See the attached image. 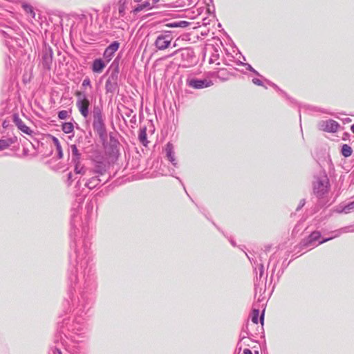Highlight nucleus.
Returning a JSON list of instances; mask_svg holds the SVG:
<instances>
[{
  "label": "nucleus",
  "instance_id": "nucleus-1",
  "mask_svg": "<svg viewBox=\"0 0 354 354\" xmlns=\"http://www.w3.org/2000/svg\"><path fill=\"white\" fill-rule=\"evenodd\" d=\"M89 243L80 238L75 241V262L77 272L84 277V271L90 260L88 257Z\"/></svg>",
  "mask_w": 354,
  "mask_h": 354
},
{
  "label": "nucleus",
  "instance_id": "nucleus-2",
  "mask_svg": "<svg viewBox=\"0 0 354 354\" xmlns=\"http://www.w3.org/2000/svg\"><path fill=\"white\" fill-rule=\"evenodd\" d=\"M313 193L318 198H324L329 193L330 185L325 173H320L315 176L313 181Z\"/></svg>",
  "mask_w": 354,
  "mask_h": 354
},
{
  "label": "nucleus",
  "instance_id": "nucleus-3",
  "mask_svg": "<svg viewBox=\"0 0 354 354\" xmlns=\"http://www.w3.org/2000/svg\"><path fill=\"white\" fill-rule=\"evenodd\" d=\"M75 95L77 98L76 102L77 107L82 115L86 118L89 115L90 101L87 98L86 95L83 92L77 91Z\"/></svg>",
  "mask_w": 354,
  "mask_h": 354
},
{
  "label": "nucleus",
  "instance_id": "nucleus-4",
  "mask_svg": "<svg viewBox=\"0 0 354 354\" xmlns=\"http://www.w3.org/2000/svg\"><path fill=\"white\" fill-rule=\"evenodd\" d=\"M94 129L102 135L105 132V125L102 118V111L98 106H95L93 111Z\"/></svg>",
  "mask_w": 354,
  "mask_h": 354
},
{
  "label": "nucleus",
  "instance_id": "nucleus-5",
  "mask_svg": "<svg viewBox=\"0 0 354 354\" xmlns=\"http://www.w3.org/2000/svg\"><path fill=\"white\" fill-rule=\"evenodd\" d=\"M339 233H337L335 235L331 237L324 239L323 240L320 241L317 244L316 243V241L319 240V239L321 236V233L317 231H315L312 232L310 236L308 237V239L303 242V245L308 248V247H315L319 244L324 243L325 242H327L331 239H333L335 237L338 236Z\"/></svg>",
  "mask_w": 354,
  "mask_h": 354
},
{
  "label": "nucleus",
  "instance_id": "nucleus-6",
  "mask_svg": "<svg viewBox=\"0 0 354 354\" xmlns=\"http://www.w3.org/2000/svg\"><path fill=\"white\" fill-rule=\"evenodd\" d=\"M187 83L189 86L196 88L201 89L207 88L213 85V82L209 80H198L195 78L188 79Z\"/></svg>",
  "mask_w": 354,
  "mask_h": 354
},
{
  "label": "nucleus",
  "instance_id": "nucleus-7",
  "mask_svg": "<svg viewBox=\"0 0 354 354\" xmlns=\"http://www.w3.org/2000/svg\"><path fill=\"white\" fill-rule=\"evenodd\" d=\"M339 127L338 122L333 120H322L319 123V129L326 132H336Z\"/></svg>",
  "mask_w": 354,
  "mask_h": 354
},
{
  "label": "nucleus",
  "instance_id": "nucleus-8",
  "mask_svg": "<svg viewBox=\"0 0 354 354\" xmlns=\"http://www.w3.org/2000/svg\"><path fill=\"white\" fill-rule=\"evenodd\" d=\"M181 58L185 62V65L191 66L196 63V59L194 55V52L192 48H184L180 50Z\"/></svg>",
  "mask_w": 354,
  "mask_h": 354
},
{
  "label": "nucleus",
  "instance_id": "nucleus-9",
  "mask_svg": "<svg viewBox=\"0 0 354 354\" xmlns=\"http://www.w3.org/2000/svg\"><path fill=\"white\" fill-rule=\"evenodd\" d=\"M171 39H172L170 35L161 34L157 37L154 44L158 50H162L169 47Z\"/></svg>",
  "mask_w": 354,
  "mask_h": 354
},
{
  "label": "nucleus",
  "instance_id": "nucleus-10",
  "mask_svg": "<svg viewBox=\"0 0 354 354\" xmlns=\"http://www.w3.org/2000/svg\"><path fill=\"white\" fill-rule=\"evenodd\" d=\"M53 53L50 47H45L43 50L42 64L43 66L49 70L53 62Z\"/></svg>",
  "mask_w": 354,
  "mask_h": 354
},
{
  "label": "nucleus",
  "instance_id": "nucleus-11",
  "mask_svg": "<svg viewBox=\"0 0 354 354\" xmlns=\"http://www.w3.org/2000/svg\"><path fill=\"white\" fill-rule=\"evenodd\" d=\"M120 46V43L117 41L112 42L104 50V57L106 59L107 62H109L115 53L118 50Z\"/></svg>",
  "mask_w": 354,
  "mask_h": 354
},
{
  "label": "nucleus",
  "instance_id": "nucleus-12",
  "mask_svg": "<svg viewBox=\"0 0 354 354\" xmlns=\"http://www.w3.org/2000/svg\"><path fill=\"white\" fill-rule=\"evenodd\" d=\"M13 122L17 128L27 135H31L32 130L26 126L17 114L13 115Z\"/></svg>",
  "mask_w": 354,
  "mask_h": 354
},
{
  "label": "nucleus",
  "instance_id": "nucleus-13",
  "mask_svg": "<svg viewBox=\"0 0 354 354\" xmlns=\"http://www.w3.org/2000/svg\"><path fill=\"white\" fill-rule=\"evenodd\" d=\"M166 156L174 166H176L177 162L175 158L174 148L171 143L169 142L165 147Z\"/></svg>",
  "mask_w": 354,
  "mask_h": 354
},
{
  "label": "nucleus",
  "instance_id": "nucleus-14",
  "mask_svg": "<svg viewBox=\"0 0 354 354\" xmlns=\"http://www.w3.org/2000/svg\"><path fill=\"white\" fill-rule=\"evenodd\" d=\"M158 1V0H153V3H150L148 1H144L142 3L138 5L134 8L133 12L135 14H137L142 11L144 9H151L155 6V4Z\"/></svg>",
  "mask_w": 354,
  "mask_h": 354
},
{
  "label": "nucleus",
  "instance_id": "nucleus-15",
  "mask_svg": "<svg viewBox=\"0 0 354 354\" xmlns=\"http://www.w3.org/2000/svg\"><path fill=\"white\" fill-rule=\"evenodd\" d=\"M70 154L73 162L78 163L80 161H81L82 155L75 145H72L70 147Z\"/></svg>",
  "mask_w": 354,
  "mask_h": 354
},
{
  "label": "nucleus",
  "instance_id": "nucleus-16",
  "mask_svg": "<svg viewBox=\"0 0 354 354\" xmlns=\"http://www.w3.org/2000/svg\"><path fill=\"white\" fill-rule=\"evenodd\" d=\"M106 64L101 59H96L93 61L92 70L94 73H100L104 68Z\"/></svg>",
  "mask_w": 354,
  "mask_h": 354
},
{
  "label": "nucleus",
  "instance_id": "nucleus-17",
  "mask_svg": "<svg viewBox=\"0 0 354 354\" xmlns=\"http://www.w3.org/2000/svg\"><path fill=\"white\" fill-rule=\"evenodd\" d=\"M130 0H119L118 3V9L120 17H124L126 14V9Z\"/></svg>",
  "mask_w": 354,
  "mask_h": 354
},
{
  "label": "nucleus",
  "instance_id": "nucleus-18",
  "mask_svg": "<svg viewBox=\"0 0 354 354\" xmlns=\"http://www.w3.org/2000/svg\"><path fill=\"white\" fill-rule=\"evenodd\" d=\"M101 180L98 178L97 176H94L91 178L88 181L85 183V186L90 189H92L97 187Z\"/></svg>",
  "mask_w": 354,
  "mask_h": 354
},
{
  "label": "nucleus",
  "instance_id": "nucleus-19",
  "mask_svg": "<svg viewBox=\"0 0 354 354\" xmlns=\"http://www.w3.org/2000/svg\"><path fill=\"white\" fill-rule=\"evenodd\" d=\"M53 142L54 145L55 146L58 158L59 159L62 158H63V151H62V147H61L59 140L55 137H53Z\"/></svg>",
  "mask_w": 354,
  "mask_h": 354
},
{
  "label": "nucleus",
  "instance_id": "nucleus-20",
  "mask_svg": "<svg viewBox=\"0 0 354 354\" xmlns=\"http://www.w3.org/2000/svg\"><path fill=\"white\" fill-rule=\"evenodd\" d=\"M12 143H14V140L12 138L0 140V151L7 149Z\"/></svg>",
  "mask_w": 354,
  "mask_h": 354
},
{
  "label": "nucleus",
  "instance_id": "nucleus-21",
  "mask_svg": "<svg viewBox=\"0 0 354 354\" xmlns=\"http://www.w3.org/2000/svg\"><path fill=\"white\" fill-rule=\"evenodd\" d=\"M138 138H139V140L140 141V142L143 145L147 146V144L148 142L147 140V133H146L145 128L140 129L139 135H138Z\"/></svg>",
  "mask_w": 354,
  "mask_h": 354
},
{
  "label": "nucleus",
  "instance_id": "nucleus-22",
  "mask_svg": "<svg viewBox=\"0 0 354 354\" xmlns=\"http://www.w3.org/2000/svg\"><path fill=\"white\" fill-rule=\"evenodd\" d=\"M105 171H106V167L104 164H102L101 162L97 163L95 166L93 171V172L94 174H97L100 175H102Z\"/></svg>",
  "mask_w": 354,
  "mask_h": 354
},
{
  "label": "nucleus",
  "instance_id": "nucleus-23",
  "mask_svg": "<svg viewBox=\"0 0 354 354\" xmlns=\"http://www.w3.org/2000/svg\"><path fill=\"white\" fill-rule=\"evenodd\" d=\"M352 152H353V149H352V148L349 145H348L346 144H344V145H342V154L344 157L347 158V157L351 156V154H352Z\"/></svg>",
  "mask_w": 354,
  "mask_h": 354
},
{
  "label": "nucleus",
  "instance_id": "nucleus-24",
  "mask_svg": "<svg viewBox=\"0 0 354 354\" xmlns=\"http://www.w3.org/2000/svg\"><path fill=\"white\" fill-rule=\"evenodd\" d=\"M62 129L65 133H71L73 131L74 126L72 122H64Z\"/></svg>",
  "mask_w": 354,
  "mask_h": 354
},
{
  "label": "nucleus",
  "instance_id": "nucleus-25",
  "mask_svg": "<svg viewBox=\"0 0 354 354\" xmlns=\"http://www.w3.org/2000/svg\"><path fill=\"white\" fill-rule=\"evenodd\" d=\"M75 165V172L76 174H85L86 169L85 167L81 165L80 161L77 162H73Z\"/></svg>",
  "mask_w": 354,
  "mask_h": 354
},
{
  "label": "nucleus",
  "instance_id": "nucleus-26",
  "mask_svg": "<svg viewBox=\"0 0 354 354\" xmlns=\"http://www.w3.org/2000/svg\"><path fill=\"white\" fill-rule=\"evenodd\" d=\"M259 310L258 309L254 308L252 310V314H251V320L252 322L257 324L259 322Z\"/></svg>",
  "mask_w": 354,
  "mask_h": 354
},
{
  "label": "nucleus",
  "instance_id": "nucleus-27",
  "mask_svg": "<svg viewBox=\"0 0 354 354\" xmlns=\"http://www.w3.org/2000/svg\"><path fill=\"white\" fill-rule=\"evenodd\" d=\"M105 86L107 92H113L115 88V84L112 82L111 79L109 78L106 82Z\"/></svg>",
  "mask_w": 354,
  "mask_h": 354
},
{
  "label": "nucleus",
  "instance_id": "nucleus-28",
  "mask_svg": "<svg viewBox=\"0 0 354 354\" xmlns=\"http://www.w3.org/2000/svg\"><path fill=\"white\" fill-rule=\"evenodd\" d=\"M218 58H219V54L218 53V50L216 49H214V52L211 55L209 62L210 64L215 63L216 61H218Z\"/></svg>",
  "mask_w": 354,
  "mask_h": 354
},
{
  "label": "nucleus",
  "instance_id": "nucleus-29",
  "mask_svg": "<svg viewBox=\"0 0 354 354\" xmlns=\"http://www.w3.org/2000/svg\"><path fill=\"white\" fill-rule=\"evenodd\" d=\"M182 3L180 5V6H191L196 5L199 0H182Z\"/></svg>",
  "mask_w": 354,
  "mask_h": 354
},
{
  "label": "nucleus",
  "instance_id": "nucleus-30",
  "mask_svg": "<svg viewBox=\"0 0 354 354\" xmlns=\"http://www.w3.org/2000/svg\"><path fill=\"white\" fill-rule=\"evenodd\" d=\"M353 209H354V201L351 202L350 203H348V205L344 206V207L342 209V212H344L345 214H348Z\"/></svg>",
  "mask_w": 354,
  "mask_h": 354
},
{
  "label": "nucleus",
  "instance_id": "nucleus-31",
  "mask_svg": "<svg viewBox=\"0 0 354 354\" xmlns=\"http://www.w3.org/2000/svg\"><path fill=\"white\" fill-rule=\"evenodd\" d=\"M23 8L26 12L30 13L33 17H35V12L31 6L24 4Z\"/></svg>",
  "mask_w": 354,
  "mask_h": 354
},
{
  "label": "nucleus",
  "instance_id": "nucleus-32",
  "mask_svg": "<svg viewBox=\"0 0 354 354\" xmlns=\"http://www.w3.org/2000/svg\"><path fill=\"white\" fill-rule=\"evenodd\" d=\"M75 218H77V216H75L73 218V221L71 222V226L73 228V232H71V235L72 234H74L75 236H77V231L78 230V229L76 228V226H75Z\"/></svg>",
  "mask_w": 354,
  "mask_h": 354
},
{
  "label": "nucleus",
  "instance_id": "nucleus-33",
  "mask_svg": "<svg viewBox=\"0 0 354 354\" xmlns=\"http://www.w3.org/2000/svg\"><path fill=\"white\" fill-rule=\"evenodd\" d=\"M124 113L127 118H132L133 119L136 118V115L133 114V111L131 109H126Z\"/></svg>",
  "mask_w": 354,
  "mask_h": 354
},
{
  "label": "nucleus",
  "instance_id": "nucleus-34",
  "mask_svg": "<svg viewBox=\"0 0 354 354\" xmlns=\"http://www.w3.org/2000/svg\"><path fill=\"white\" fill-rule=\"evenodd\" d=\"M68 115V111L63 110L58 113V118L61 120L66 119Z\"/></svg>",
  "mask_w": 354,
  "mask_h": 354
},
{
  "label": "nucleus",
  "instance_id": "nucleus-35",
  "mask_svg": "<svg viewBox=\"0 0 354 354\" xmlns=\"http://www.w3.org/2000/svg\"><path fill=\"white\" fill-rule=\"evenodd\" d=\"M243 64L246 67L247 70L254 73L257 75L260 76L259 73L254 68H253L250 64Z\"/></svg>",
  "mask_w": 354,
  "mask_h": 354
},
{
  "label": "nucleus",
  "instance_id": "nucleus-36",
  "mask_svg": "<svg viewBox=\"0 0 354 354\" xmlns=\"http://www.w3.org/2000/svg\"><path fill=\"white\" fill-rule=\"evenodd\" d=\"M259 270V279H261L263 277V274H264V266L263 264H260Z\"/></svg>",
  "mask_w": 354,
  "mask_h": 354
},
{
  "label": "nucleus",
  "instance_id": "nucleus-37",
  "mask_svg": "<svg viewBox=\"0 0 354 354\" xmlns=\"http://www.w3.org/2000/svg\"><path fill=\"white\" fill-rule=\"evenodd\" d=\"M252 82L256 84V85H258V86H263V82L261 80L258 79V78H254L252 79Z\"/></svg>",
  "mask_w": 354,
  "mask_h": 354
},
{
  "label": "nucleus",
  "instance_id": "nucleus-38",
  "mask_svg": "<svg viewBox=\"0 0 354 354\" xmlns=\"http://www.w3.org/2000/svg\"><path fill=\"white\" fill-rule=\"evenodd\" d=\"M91 85V81L89 78H85L82 82L83 86H87Z\"/></svg>",
  "mask_w": 354,
  "mask_h": 354
},
{
  "label": "nucleus",
  "instance_id": "nucleus-39",
  "mask_svg": "<svg viewBox=\"0 0 354 354\" xmlns=\"http://www.w3.org/2000/svg\"><path fill=\"white\" fill-rule=\"evenodd\" d=\"M167 26L171 28L179 27L178 22L169 23Z\"/></svg>",
  "mask_w": 354,
  "mask_h": 354
},
{
  "label": "nucleus",
  "instance_id": "nucleus-40",
  "mask_svg": "<svg viewBox=\"0 0 354 354\" xmlns=\"http://www.w3.org/2000/svg\"><path fill=\"white\" fill-rule=\"evenodd\" d=\"M187 24H188V23L185 21H181L178 22L179 27L185 28L187 26Z\"/></svg>",
  "mask_w": 354,
  "mask_h": 354
},
{
  "label": "nucleus",
  "instance_id": "nucleus-41",
  "mask_svg": "<svg viewBox=\"0 0 354 354\" xmlns=\"http://www.w3.org/2000/svg\"><path fill=\"white\" fill-rule=\"evenodd\" d=\"M304 205H305L304 200H301L299 203L298 207L297 208V210L298 211L299 209H300Z\"/></svg>",
  "mask_w": 354,
  "mask_h": 354
},
{
  "label": "nucleus",
  "instance_id": "nucleus-42",
  "mask_svg": "<svg viewBox=\"0 0 354 354\" xmlns=\"http://www.w3.org/2000/svg\"><path fill=\"white\" fill-rule=\"evenodd\" d=\"M243 354H252V351L248 348H245L243 350Z\"/></svg>",
  "mask_w": 354,
  "mask_h": 354
},
{
  "label": "nucleus",
  "instance_id": "nucleus-43",
  "mask_svg": "<svg viewBox=\"0 0 354 354\" xmlns=\"http://www.w3.org/2000/svg\"><path fill=\"white\" fill-rule=\"evenodd\" d=\"M263 315H264V313L263 312L262 314L261 315L260 317H259V319H260V322H261V324L263 325Z\"/></svg>",
  "mask_w": 354,
  "mask_h": 354
},
{
  "label": "nucleus",
  "instance_id": "nucleus-44",
  "mask_svg": "<svg viewBox=\"0 0 354 354\" xmlns=\"http://www.w3.org/2000/svg\"><path fill=\"white\" fill-rule=\"evenodd\" d=\"M71 178H72V174L71 173H69L68 174V180H71Z\"/></svg>",
  "mask_w": 354,
  "mask_h": 354
},
{
  "label": "nucleus",
  "instance_id": "nucleus-45",
  "mask_svg": "<svg viewBox=\"0 0 354 354\" xmlns=\"http://www.w3.org/2000/svg\"><path fill=\"white\" fill-rule=\"evenodd\" d=\"M55 354H62V353L60 350L56 349V351H55Z\"/></svg>",
  "mask_w": 354,
  "mask_h": 354
},
{
  "label": "nucleus",
  "instance_id": "nucleus-46",
  "mask_svg": "<svg viewBox=\"0 0 354 354\" xmlns=\"http://www.w3.org/2000/svg\"><path fill=\"white\" fill-rule=\"evenodd\" d=\"M351 129L354 133V124L351 126Z\"/></svg>",
  "mask_w": 354,
  "mask_h": 354
},
{
  "label": "nucleus",
  "instance_id": "nucleus-47",
  "mask_svg": "<svg viewBox=\"0 0 354 354\" xmlns=\"http://www.w3.org/2000/svg\"><path fill=\"white\" fill-rule=\"evenodd\" d=\"M178 50H175V52H174L171 55H176V54L177 53V52H178Z\"/></svg>",
  "mask_w": 354,
  "mask_h": 354
},
{
  "label": "nucleus",
  "instance_id": "nucleus-48",
  "mask_svg": "<svg viewBox=\"0 0 354 354\" xmlns=\"http://www.w3.org/2000/svg\"><path fill=\"white\" fill-rule=\"evenodd\" d=\"M267 277H268V275L266 274V277H264L265 281L267 280Z\"/></svg>",
  "mask_w": 354,
  "mask_h": 354
},
{
  "label": "nucleus",
  "instance_id": "nucleus-49",
  "mask_svg": "<svg viewBox=\"0 0 354 354\" xmlns=\"http://www.w3.org/2000/svg\"><path fill=\"white\" fill-rule=\"evenodd\" d=\"M3 126L5 127V126H6V124H5V122H3Z\"/></svg>",
  "mask_w": 354,
  "mask_h": 354
},
{
  "label": "nucleus",
  "instance_id": "nucleus-50",
  "mask_svg": "<svg viewBox=\"0 0 354 354\" xmlns=\"http://www.w3.org/2000/svg\"><path fill=\"white\" fill-rule=\"evenodd\" d=\"M3 126L5 127V126H6V124H5V122H3Z\"/></svg>",
  "mask_w": 354,
  "mask_h": 354
},
{
  "label": "nucleus",
  "instance_id": "nucleus-51",
  "mask_svg": "<svg viewBox=\"0 0 354 354\" xmlns=\"http://www.w3.org/2000/svg\"><path fill=\"white\" fill-rule=\"evenodd\" d=\"M245 256H247V258H248V259H250V257H249V256H248V254H245Z\"/></svg>",
  "mask_w": 354,
  "mask_h": 354
},
{
  "label": "nucleus",
  "instance_id": "nucleus-52",
  "mask_svg": "<svg viewBox=\"0 0 354 354\" xmlns=\"http://www.w3.org/2000/svg\"><path fill=\"white\" fill-rule=\"evenodd\" d=\"M245 256H247V258H248V259H250V257H249V256H248V254H245Z\"/></svg>",
  "mask_w": 354,
  "mask_h": 354
},
{
  "label": "nucleus",
  "instance_id": "nucleus-53",
  "mask_svg": "<svg viewBox=\"0 0 354 354\" xmlns=\"http://www.w3.org/2000/svg\"><path fill=\"white\" fill-rule=\"evenodd\" d=\"M245 256H247V258H248V259H250V257H249V256H248V254H245Z\"/></svg>",
  "mask_w": 354,
  "mask_h": 354
}]
</instances>
